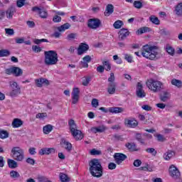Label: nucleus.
Segmentation results:
<instances>
[{"label":"nucleus","mask_w":182,"mask_h":182,"mask_svg":"<svg viewBox=\"0 0 182 182\" xmlns=\"http://www.w3.org/2000/svg\"><path fill=\"white\" fill-rule=\"evenodd\" d=\"M107 92L109 95H114L116 93V82L109 83Z\"/></svg>","instance_id":"nucleus-23"},{"label":"nucleus","mask_w":182,"mask_h":182,"mask_svg":"<svg viewBox=\"0 0 182 182\" xmlns=\"http://www.w3.org/2000/svg\"><path fill=\"white\" fill-rule=\"evenodd\" d=\"M26 0H17L16 6L18 8H22V6H25Z\"/></svg>","instance_id":"nucleus-47"},{"label":"nucleus","mask_w":182,"mask_h":182,"mask_svg":"<svg viewBox=\"0 0 182 182\" xmlns=\"http://www.w3.org/2000/svg\"><path fill=\"white\" fill-rule=\"evenodd\" d=\"M82 60L84 62H86L87 63H90V62H91L92 60V57H90V55H85L83 58Z\"/></svg>","instance_id":"nucleus-60"},{"label":"nucleus","mask_w":182,"mask_h":182,"mask_svg":"<svg viewBox=\"0 0 182 182\" xmlns=\"http://www.w3.org/2000/svg\"><path fill=\"white\" fill-rule=\"evenodd\" d=\"M45 65L47 66H52L53 65H56L58 63V53L55 50H48L44 53Z\"/></svg>","instance_id":"nucleus-3"},{"label":"nucleus","mask_w":182,"mask_h":182,"mask_svg":"<svg viewBox=\"0 0 182 182\" xmlns=\"http://www.w3.org/2000/svg\"><path fill=\"white\" fill-rule=\"evenodd\" d=\"M116 164L110 162L108 165V168L109 170H114V168H116Z\"/></svg>","instance_id":"nucleus-62"},{"label":"nucleus","mask_w":182,"mask_h":182,"mask_svg":"<svg viewBox=\"0 0 182 182\" xmlns=\"http://www.w3.org/2000/svg\"><path fill=\"white\" fill-rule=\"evenodd\" d=\"M36 119H43L44 117H48V114L46 112L38 113L36 116Z\"/></svg>","instance_id":"nucleus-50"},{"label":"nucleus","mask_w":182,"mask_h":182,"mask_svg":"<svg viewBox=\"0 0 182 182\" xmlns=\"http://www.w3.org/2000/svg\"><path fill=\"white\" fill-rule=\"evenodd\" d=\"M125 124L127 126V127H137L139 122H137L135 119H126L125 120Z\"/></svg>","instance_id":"nucleus-22"},{"label":"nucleus","mask_w":182,"mask_h":182,"mask_svg":"<svg viewBox=\"0 0 182 182\" xmlns=\"http://www.w3.org/2000/svg\"><path fill=\"white\" fill-rule=\"evenodd\" d=\"M77 38V33H70L67 35L66 39L69 42H72V41H75Z\"/></svg>","instance_id":"nucleus-31"},{"label":"nucleus","mask_w":182,"mask_h":182,"mask_svg":"<svg viewBox=\"0 0 182 182\" xmlns=\"http://www.w3.org/2000/svg\"><path fill=\"white\" fill-rule=\"evenodd\" d=\"M90 131L92 133H103L105 132V128L103 127H92L91 128Z\"/></svg>","instance_id":"nucleus-34"},{"label":"nucleus","mask_w":182,"mask_h":182,"mask_svg":"<svg viewBox=\"0 0 182 182\" xmlns=\"http://www.w3.org/2000/svg\"><path fill=\"white\" fill-rule=\"evenodd\" d=\"M114 159L117 164H122V163H123V161L127 159V156L122 153H116L114 155Z\"/></svg>","instance_id":"nucleus-12"},{"label":"nucleus","mask_w":182,"mask_h":182,"mask_svg":"<svg viewBox=\"0 0 182 182\" xmlns=\"http://www.w3.org/2000/svg\"><path fill=\"white\" fill-rule=\"evenodd\" d=\"M90 166V173L92 177H97L99 178L103 176V167L102 164L99 161V159H92L89 164Z\"/></svg>","instance_id":"nucleus-2"},{"label":"nucleus","mask_w":182,"mask_h":182,"mask_svg":"<svg viewBox=\"0 0 182 182\" xmlns=\"http://www.w3.org/2000/svg\"><path fill=\"white\" fill-rule=\"evenodd\" d=\"M169 176H171L172 178H174V180H177V178L181 177V173L176 166L171 165L169 167Z\"/></svg>","instance_id":"nucleus-8"},{"label":"nucleus","mask_w":182,"mask_h":182,"mask_svg":"<svg viewBox=\"0 0 182 182\" xmlns=\"http://www.w3.org/2000/svg\"><path fill=\"white\" fill-rule=\"evenodd\" d=\"M11 55V52L8 50H0V58H4L5 56H9Z\"/></svg>","instance_id":"nucleus-42"},{"label":"nucleus","mask_w":182,"mask_h":182,"mask_svg":"<svg viewBox=\"0 0 182 182\" xmlns=\"http://www.w3.org/2000/svg\"><path fill=\"white\" fill-rule=\"evenodd\" d=\"M170 97H171L170 92L167 91H164L160 95L159 99L161 102H168V100H170Z\"/></svg>","instance_id":"nucleus-20"},{"label":"nucleus","mask_w":182,"mask_h":182,"mask_svg":"<svg viewBox=\"0 0 182 182\" xmlns=\"http://www.w3.org/2000/svg\"><path fill=\"white\" fill-rule=\"evenodd\" d=\"M7 164L9 168H16L18 167V162L11 159H7Z\"/></svg>","instance_id":"nucleus-28"},{"label":"nucleus","mask_w":182,"mask_h":182,"mask_svg":"<svg viewBox=\"0 0 182 182\" xmlns=\"http://www.w3.org/2000/svg\"><path fill=\"white\" fill-rule=\"evenodd\" d=\"M15 13V10L14 9V8H10L9 9H7L6 11V18H8L9 19H12V17L14 16V14Z\"/></svg>","instance_id":"nucleus-37"},{"label":"nucleus","mask_w":182,"mask_h":182,"mask_svg":"<svg viewBox=\"0 0 182 182\" xmlns=\"http://www.w3.org/2000/svg\"><path fill=\"white\" fill-rule=\"evenodd\" d=\"M70 28V23H65V24L58 27V31L59 32H65L66 29H69Z\"/></svg>","instance_id":"nucleus-30"},{"label":"nucleus","mask_w":182,"mask_h":182,"mask_svg":"<svg viewBox=\"0 0 182 182\" xmlns=\"http://www.w3.org/2000/svg\"><path fill=\"white\" fill-rule=\"evenodd\" d=\"M141 107L143 110H146V112H150V110H151V107L148 105H143Z\"/></svg>","instance_id":"nucleus-64"},{"label":"nucleus","mask_w":182,"mask_h":182,"mask_svg":"<svg viewBox=\"0 0 182 182\" xmlns=\"http://www.w3.org/2000/svg\"><path fill=\"white\" fill-rule=\"evenodd\" d=\"M91 105L92 107H97V106H99V100L96 98L92 99Z\"/></svg>","instance_id":"nucleus-53"},{"label":"nucleus","mask_w":182,"mask_h":182,"mask_svg":"<svg viewBox=\"0 0 182 182\" xmlns=\"http://www.w3.org/2000/svg\"><path fill=\"white\" fill-rule=\"evenodd\" d=\"M88 49H89V45L85 43H81L77 49V55L80 56L83 55V53H86V51Z\"/></svg>","instance_id":"nucleus-13"},{"label":"nucleus","mask_w":182,"mask_h":182,"mask_svg":"<svg viewBox=\"0 0 182 182\" xmlns=\"http://www.w3.org/2000/svg\"><path fill=\"white\" fill-rule=\"evenodd\" d=\"M35 159H32V158H28L26 159V163H28V164H31V166H33L35 164Z\"/></svg>","instance_id":"nucleus-61"},{"label":"nucleus","mask_w":182,"mask_h":182,"mask_svg":"<svg viewBox=\"0 0 182 182\" xmlns=\"http://www.w3.org/2000/svg\"><path fill=\"white\" fill-rule=\"evenodd\" d=\"M68 126L70 127V132L75 140H82V139H83L82 131L77 129V126L76 125L75 120L70 119Z\"/></svg>","instance_id":"nucleus-4"},{"label":"nucleus","mask_w":182,"mask_h":182,"mask_svg":"<svg viewBox=\"0 0 182 182\" xmlns=\"http://www.w3.org/2000/svg\"><path fill=\"white\" fill-rule=\"evenodd\" d=\"M52 153H55V149L53 148H43L39 151L41 156H45V154L49 155Z\"/></svg>","instance_id":"nucleus-19"},{"label":"nucleus","mask_w":182,"mask_h":182,"mask_svg":"<svg viewBox=\"0 0 182 182\" xmlns=\"http://www.w3.org/2000/svg\"><path fill=\"white\" fill-rule=\"evenodd\" d=\"M60 146L63 149H65L68 153H70V151H72V149H73L72 144L65 139V138L61 139Z\"/></svg>","instance_id":"nucleus-11"},{"label":"nucleus","mask_w":182,"mask_h":182,"mask_svg":"<svg viewBox=\"0 0 182 182\" xmlns=\"http://www.w3.org/2000/svg\"><path fill=\"white\" fill-rule=\"evenodd\" d=\"M90 83V77H85V80L82 81L83 86H87Z\"/></svg>","instance_id":"nucleus-55"},{"label":"nucleus","mask_w":182,"mask_h":182,"mask_svg":"<svg viewBox=\"0 0 182 182\" xmlns=\"http://www.w3.org/2000/svg\"><path fill=\"white\" fill-rule=\"evenodd\" d=\"M166 52L170 55L171 56H174V53H176V50L174 48L170 46H166Z\"/></svg>","instance_id":"nucleus-40"},{"label":"nucleus","mask_w":182,"mask_h":182,"mask_svg":"<svg viewBox=\"0 0 182 182\" xmlns=\"http://www.w3.org/2000/svg\"><path fill=\"white\" fill-rule=\"evenodd\" d=\"M60 180L61 182H69L70 181V178L65 173H60Z\"/></svg>","instance_id":"nucleus-32"},{"label":"nucleus","mask_w":182,"mask_h":182,"mask_svg":"<svg viewBox=\"0 0 182 182\" xmlns=\"http://www.w3.org/2000/svg\"><path fill=\"white\" fill-rule=\"evenodd\" d=\"M146 32H150V28L149 27H141L136 31L137 35H142V33H146Z\"/></svg>","instance_id":"nucleus-35"},{"label":"nucleus","mask_w":182,"mask_h":182,"mask_svg":"<svg viewBox=\"0 0 182 182\" xmlns=\"http://www.w3.org/2000/svg\"><path fill=\"white\" fill-rule=\"evenodd\" d=\"M125 147L129 151H139V149L134 142H127L125 144Z\"/></svg>","instance_id":"nucleus-18"},{"label":"nucleus","mask_w":182,"mask_h":182,"mask_svg":"<svg viewBox=\"0 0 182 182\" xmlns=\"http://www.w3.org/2000/svg\"><path fill=\"white\" fill-rule=\"evenodd\" d=\"M136 96L140 99H143V97H146V92L143 90V85L140 83H137L136 87Z\"/></svg>","instance_id":"nucleus-14"},{"label":"nucleus","mask_w":182,"mask_h":182,"mask_svg":"<svg viewBox=\"0 0 182 182\" xmlns=\"http://www.w3.org/2000/svg\"><path fill=\"white\" fill-rule=\"evenodd\" d=\"M114 12V6L112 4L107 5L106 10L105 11V16H109Z\"/></svg>","instance_id":"nucleus-24"},{"label":"nucleus","mask_w":182,"mask_h":182,"mask_svg":"<svg viewBox=\"0 0 182 182\" xmlns=\"http://www.w3.org/2000/svg\"><path fill=\"white\" fill-rule=\"evenodd\" d=\"M108 112H109V113H122V112H124V109L119 107H109Z\"/></svg>","instance_id":"nucleus-26"},{"label":"nucleus","mask_w":182,"mask_h":182,"mask_svg":"<svg viewBox=\"0 0 182 182\" xmlns=\"http://www.w3.org/2000/svg\"><path fill=\"white\" fill-rule=\"evenodd\" d=\"M6 75H14V67L5 70Z\"/></svg>","instance_id":"nucleus-58"},{"label":"nucleus","mask_w":182,"mask_h":182,"mask_svg":"<svg viewBox=\"0 0 182 182\" xmlns=\"http://www.w3.org/2000/svg\"><path fill=\"white\" fill-rule=\"evenodd\" d=\"M149 21L152 22V23H154V25H160V20L156 16H151Z\"/></svg>","instance_id":"nucleus-38"},{"label":"nucleus","mask_w":182,"mask_h":182,"mask_svg":"<svg viewBox=\"0 0 182 182\" xmlns=\"http://www.w3.org/2000/svg\"><path fill=\"white\" fill-rule=\"evenodd\" d=\"M174 156H176V152L174 151L168 150L167 152H166L164 154V160H166L167 161H168V160L173 159Z\"/></svg>","instance_id":"nucleus-21"},{"label":"nucleus","mask_w":182,"mask_h":182,"mask_svg":"<svg viewBox=\"0 0 182 182\" xmlns=\"http://www.w3.org/2000/svg\"><path fill=\"white\" fill-rule=\"evenodd\" d=\"M173 12L176 16L178 18H181L182 16V2L178 3L177 5L175 6V9Z\"/></svg>","instance_id":"nucleus-17"},{"label":"nucleus","mask_w":182,"mask_h":182,"mask_svg":"<svg viewBox=\"0 0 182 182\" xmlns=\"http://www.w3.org/2000/svg\"><path fill=\"white\" fill-rule=\"evenodd\" d=\"M52 130H53V127H52L50 124L46 125L43 128L44 134H49Z\"/></svg>","instance_id":"nucleus-36"},{"label":"nucleus","mask_w":182,"mask_h":182,"mask_svg":"<svg viewBox=\"0 0 182 182\" xmlns=\"http://www.w3.org/2000/svg\"><path fill=\"white\" fill-rule=\"evenodd\" d=\"M158 141H166V138L161 134H156Z\"/></svg>","instance_id":"nucleus-54"},{"label":"nucleus","mask_w":182,"mask_h":182,"mask_svg":"<svg viewBox=\"0 0 182 182\" xmlns=\"http://www.w3.org/2000/svg\"><path fill=\"white\" fill-rule=\"evenodd\" d=\"M123 25H124L123 21L117 20L114 23L113 26L114 29H120V28H122Z\"/></svg>","instance_id":"nucleus-39"},{"label":"nucleus","mask_w":182,"mask_h":182,"mask_svg":"<svg viewBox=\"0 0 182 182\" xmlns=\"http://www.w3.org/2000/svg\"><path fill=\"white\" fill-rule=\"evenodd\" d=\"M10 177H11V178H19V177H21V175L16 171H11L10 172Z\"/></svg>","instance_id":"nucleus-45"},{"label":"nucleus","mask_w":182,"mask_h":182,"mask_svg":"<svg viewBox=\"0 0 182 182\" xmlns=\"http://www.w3.org/2000/svg\"><path fill=\"white\" fill-rule=\"evenodd\" d=\"M112 140H113V141H123V136H122V135L114 134Z\"/></svg>","instance_id":"nucleus-44"},{"label":"nucleus","mask_w":182,"mask_h":182,"mask_svg":"<svg viewBox=\"0 0 182 182\" xmlns=\"http://www.w3.org/2000/svg\"><path fill=\"white\" fill-rule=\"evenodd\" d=\"M80 95V90L79 89V87H74L71 93L73 105H77L79 102Z\"/></svg>","instance_id":"nucleus-9"},{"label":"nucleus","mask_w":182,"mask_h":182,"mask_svg":"<svg viewBox=\"0 0 182 182\" xmlns=\"http://www.w3.org/2000/svg\"><path fill=\"white\" fill-rule=\"evenodd\" d=\"M9 133L5 130L0 129V139H8Z\"/></svg>","instance_id":"nucleus-41"},{"label":"nucleus","mask_w":182,"mask_h":182,"mask_svg":"<svg viewBox=\"0 0 182 182\" xmlns=\"http://www.w3.org/2000/svg\"><path fill=\"white\" fill-rule=\"evenodd\" d=\"M124 59L128 61L129 63H132V62H133V56L129 54H124Z\"/></svg>","instance_id":"nucleus-51"},{"label":"nucleus","mask_w":182,"mask_h":182,"mask_svg":"<svg viewBox=\"0 0 182 182\" xmlns=\"http://www.w3.org/2000/svg\"><path fill=\"white\" fill-rule=\"evenodd\" d=\"M35 83L37 87H42L43 85H46V86H49V80L43 77L36 80Z\"/></svg>","instance_id":"nucleus-15"},{"label":"nucleus","mask_w":182,"mask_h":182,"mask_svg":"<svg viewBox=\"0 0 182 182\" xmlns=\"http://www.w3.org/2000/svg\"><path fill=\"white\" fill-rule=\"evenodd\" d=\"M146 86L149 90H151L154 93H159V92H161V90L163 89V83L154 79L148 80Z\"/></svg>","instance_id":"nucleus-5"},{"label":"nucleus","mask_w":182,"mask_h":182,"mask_svg":"<svg viewBox=\"0 0 182 182\" xmlns=\"http://www.w3.org/2000/svg\"><path fill=\"white\" fill-rule=\"evenodd\" d=\"M11 157L16 161H22L25 159V154L23 149L19 146H15L11 149Z\"/></svg>","instance_id":"nucleus-6"},{"label":"nucleus","mask_w":182,"mask_h":182,"mask_svg":"<svg viewBox=\"0 0 182 182\" xmlns=\"http://www.w3.org/2000/svg\"><path fill=\"white\" fill-rule=\"evenodd\" d=\"M32 50L35 52L36 53H39V52L42 51V48L38 46H32Z\"/></svg>","instance_id":"nucleus-52"},{"label":"nucleus","mask_w":182,"mask_h":182,"mask_svg":"<svg viewBox=\"0 0 182 182\" xmlns=\"http://www.w3.org/2000/svg\"><path fill=\"white\" fill-rule=\"evenodd\" d=\"M114 80H115L114 73H111L110 76L108 78V82H109V83H114Z\"/></svg>","instance_id":"nucleus-57"},{"label":"nucleus","mask_w":182,"mask_h":182,"mask_svg":"<svg viewBox=\"0 0 182 182\" xmlns=\"http://www.w3.org/2000/svg\"><path fill=\"white\" fill-rule=\"evenodd\" d=\"M23 124V122L18 118H16L14 119L11 125L14 129H16L18 127H21Z\"/></svg>","instance_id":"nucleus-27"},{"label":"nucleus","mask_w":182,"mask_h":182,"mask_svg":"<svg viewBox=\"0 0 182 182\" xmlns=\"http://www.w3.org/2000/svg\"><path fill=\"white\" fill-rule=\"evenodd\" d=\"M171 85L173 86H176V87H182V82L180 80H177L176 78L171 80Z\"/></svg>","instance_id":"nucleus-33"},{"label":"nucleus","mask_w":182,"mask_h":182,"mask_svg":"<svg viewBox=\"0 0 182 182\" xmlns=\"http://www.w3.org/2000/svg\"><path fill=\"white\" fill-rule=\"evenodd\" d=\"M134 6L136 8V9H141V8H143V3H141V1H134Z\"/></svg>","instance_id":"nucleus-46"},{"label":"nucleus","mask_w":182,"mask_h":182,"mask_svg":"<svg viewBox=\"0 0 182 182\" xmlns=\"http://www.w3.org/2000/svg\"><path fill=\"white\" fill-rule=\"evenodd\" d=\"M5 32L6 35L12 36L15 33V31H14L13 28H5Z\"/></svg>","instance_id":"nucleus-56"},{"label":"nucleus","mask_w":182,"mask_h":182,"mask_svg":"<svg viewBox=\"0 0 182 182\" xmlns=\"http://www.w3.org/2000/svg\"><path fill=\"white\" fill-rule=\"evenodd\" d=\"M159 46L145 45L142 47L141 55L146 59H149V60H154L157 59V55H159Z\"/></svg>","instance_id":"nucleus-1"},{"label":"nucleus","mask_w":182,"mask_h":182,"mask_svg":"<svg viewBox=\"0 0 182 182\" xmlns=\"http://www.w3.org/2000/svg\"><path fill=\"white\" fill-rule=\"evenodd\" d=\"M105 67L103 65H100L97 68V72L99 73H103L105 72Z\"/></svg>","instance_id":"nucleus-63"},{"label":"nucleus","mask_w":182,"mask_h":182,"mask_svg":"<svg viewBox=\"0 0 182 182\" xmlns=\"http://www.w3.org/2000/svg\"><path fill=\"white\" fill-rule=\"evenodd\" d=\"M102 66H104V69L107 70V72H110L112 70V65L109 60L102 61Z\"/></svg>","instance_id":"nucleus-29"},{"label":"nucleus","mask_w":182,"mask_h":182,"mask_svg":"<svg viewBox=\"0 0 182 182\" xmlns=\"http://www.w3.org/2000/svg\"><path fill=\"white\" fill-rule=\"evenodd\" d=\"M10 87L11 88V92H10L11 97H15V96L21 94V87L18 85L17 82H10Z\"/></svg>","instance_id":"nucleus-7"},{"label":"nucleus","mask_w":182,"mask_h":182,"mask_svg":"<svg viewBox=\"0 0 182 182\" xmlns=\"http://www.w3.org/2000/svg\"><path fill=\"white\" fill-rule=\"evenodd\" d=\"M38 14L43 19H46V18H48V12L43 9H41V10H40Z\"/></svg>","instance_id":"nucleus-43"},{"label":"nucleus","mask_w":182,"mask_h":182,"mask_svg":"<svg viewBox=\"0 0 182 182\" xmlns=\"http://www.w3.org/2000/svg\"><path fill=\"white\" fill-rule=\"evenodd\" d=\"M23 71L19 67H13V75L16 77L22 76Z\"/></svg>","instance_id":"nucleus-25"},{"label":"nucleus","mask_w":182,"mask_h":182,"mask_svg":"<svg viewBox=\"0 0 182 182\" xmlns=\"http://www.w3.org/2000/svg\"><path fill=\"white\" fill-rule=\"evenodd\" d=\"M91 156H101L102 151L96 150L95 149H93L90 151Z\"/></svg>","instance_id":"nucleus-48"},{"label":"nucleus","mask_w":182,"mask_h":182,"mask_svg":"<svg viewBox=\"0 0 182 182\" xmlns=\"http://www.w3.org/2000/svg\"><path fill=\"white\" fill-rule=\"evenodd\" d=\"M134 167H140L141 166V161L140 159H136L134 161Z\"/></svg>","instance_id":"nucleus-59"},{"label":"nucleus","mask_w":182,"mask_h":182,"mask_svg":"<svg viewBox=\"0 0 182 182\" xmlns=\"http://www.w3.org/2000/svg\"><path fill=\"white\" fill-rule=\"evenodd\" d=\"M146 153L152 154V156H156L157 154V151L154 148H148L146 149Z\"/></svg>","instance_id":"nucleus-49"},{"label":"nucleus","mask_w":182,"mask_h":182,"mask_svg":"<svg viewBox=\"0 0 182 182\" xmlns=\"http://www.w3.org/2000/svg\"><path fill=\"white\" fill-rule=\"evenodd\" d=\"M129 35H130V32H129V30L127 28H122L119 31V41H124V38H127Z\"/></svg>","instance_id":"nucleus-16"},{"label":"nucleus","mask_w":182,"mask_h":182,"mask_svg":"<svg viewBox=\"0 0 182 182\" xmlns=\"http://www.w3.org/2000/svg\"><path fill=\"white\" fill-rule=\"evenodd\" d=\"M102 21L99 18H90L88 20L87 26L90 29H97L100 26Z\"/></svg>","instance_id":"nucleus-10"}]
</instances>
